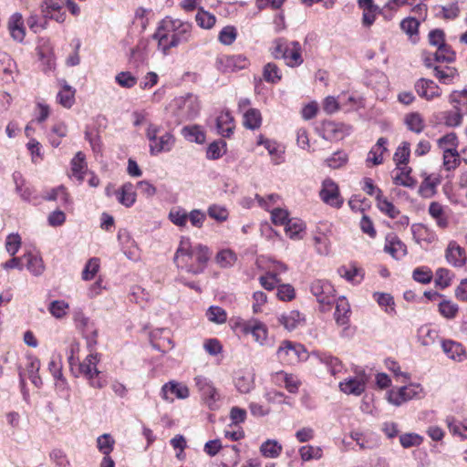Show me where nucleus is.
<instances>
[{
	"mask_svg": "<svg viewBox=\"0 0 467 467\" xmlns=\"http://www.w3.org/2000/svg\"><path fill=\"white\" fill-rule=\"evenodd\" d=\"M169 219L177 226L183 227L188 221V213L185 210L175 207L170 211Z\"/></svg>",
	"mask_w": 467,
	"mask_h": 467,
	"instance_id": "4d7b16f0",
	"label": "nucleus"
},
{
	"mask_svg": "<svg viewBox=\"0 0 467 467\" xmlns=\"http://www.w3.org/2000/svg\"><path fill=\"white\" fill-rule=\"evenodd\" d=\"M210 255L207 246L200 244L192 245L189 238H182L175 253L174 262L187 273L198 275L203 272Z\"/></svg>",
	"mask_w": 467,
	"mask_h": 467,
	"instance_id": "f03ea898",
	"label": "nucleus"
},
{
	"mask_svg": "<svg viewBox=\"0 0 467 467\" xmlns=\"http://www.w3.org/2000/svg\"><path fill=\"white\" fill-rule=\"evenodd\" d=\"M398 169L400 170V172L393 177L394 184L408 188H414L417 184V182L410 176L411 168L398 167Z\"/></svg>",
	"mask_w": 467,
	"mask_h": 467,
	"instance_id": "c85d7f7f",
	"label": "nucleus"
},
{
	"mask_svg": "<svg viewBox=\"0 0 467 467\" xmlns=\"http://www.w3.org/2000/svg\"><path fill=\"white\" fill-rule=\"evenodd\" d=\"M67 128L63 122L55 124L51 129L50 143L53 147H58L61 143L60 139L67 136Z\"/></svg>",
	"mask_w": 467,
	"mask_h": 467,
	"instance_id": "c03bdc74",
	"label": "nucleus"
},
{
	"mask_svg": "<svg viewBox=\"0 0 467 467\" xmlns=\"http://www.w3.org/2000/svg\"><path fill=\"white\" fill-rule=\"evenodd\" d=\"M206 316L211 322L216 324H223L227 319L226 312L220 306H210Z\"/></svg>",
	"mask_w": 467,
	"mask_h": 467,
	"instance_id": "bf43d9fd",
	"label": "nucleus"
},
{
	"mask_svg": "<svg viewBox=\"0 0 467 467\" xmlns=\"http://www.w3.org/2000/svg\"><path fill=\"white\" fill-rule=\"evenodd\" d=\"M410 154V145L409 142L404 141L398 147L394 154V161L399 167L400 164H407Z\"/></svg>",
	"mask_w": 467,
	"mask_h": 467,
	"instance_id": "5fc2aeb1",
	"label": "nucleus"
},
{
	"mask_svg": "<svg viewBox=\"0 0 467 467\" xmlns=\"http://www.w3.org/2000/svg\"><path fill=\"white\" fill-rule=\"evenodd\" d=\"M216 261L223 267L231 266L236 261V255L233 251L225 249L217 254Z\"/></svg>",
	"mask_w": 467,
	"mask_h": 467,
	"instance_id": "338daca9",
	"label": "nucleus"
},
{
	"mask_svg": "<svg viewBox=\"0 0 467 467\" xmlns=\"http://www.w3.org/2000/svg\"><path fill=\"white\" fill-rule=\"evenodd\" d=\"M195 19L198 26L205 29L212 28L216 22L215 16L204 10H199L196 14Z\"/></svg>",
	"mask_w": 467,
	"mask_h": 467,
	"instance_id": "603ef678",
	"label": "nucleus"
},
{
	"mask_svg": "<svg viewBox=\"0 0 467 467\" xmlns=\"http://www.w3.org/2000/svg\"><path fill=\"white\" fill-rule=\"evenodd\" d=\"M262 121L261 113L255 109H249L244 113V125L250 130L260 127Z\"/></svg>",
	"mask_w": 467,
	"mask_h": 467,
	"instance_id": "a19ab883",
	"label": "nucleus"
},
{
	"mask_svg": "<svg viewBox=\"0 0 467 467\" xmlns=\"http://www.w3.org/2000/svg\"><path fill=\"white\" fill-rule=\"evenodd\" d=\"M299 454L304 462H307L313 459L318 460L322 458L323 451L320 447H315L311 445L302 446L299 449Z\"/></svg>",
	"mask_w": 467,
	"mask_h": 467,
	"instance_id": "de8ad7c7",
	"label": "nucleus"
},
{
	"mask_svg": "<svg viewBox=\"0 0 467 467\" xmlns=\"http://www.w3.org/2000/svg\"><path fill=\"white\" fill-rule=\"evenodd\" d=\"M440 183L438 176L434 174L428 175L424 178L421 185L420 186V192L425 196L430 197L435 193V188Z\"/></svg>",
	"mask_w": 467,
	"mask_h": 467,
	"instance_id": "79ce46f5",
	"label": "nucleus"
},
{
	"mask_svg": "<svg viewBox=\"0 0 467 467\" xmlns=\"http://www.w3.org/2000/svg\"><path fill=\"white\" fill-rule=\"evenodd\" d=\"M264 78L270 83H277L281 79V72L274 63H267L264 67Z\"/></svg>",
	"mask_w": 467,
	"mask_h": 467,
	"instance_id": "13d9d810",
	"label": "nucleus"
},
{
	"mask_svg": "<svg viewBox=\"0 0 467 467\" xmlns=\"http://www.w3.org/2000/svg\"><path fill=\"white\" fill-rule=\"evenodd\" d=\"M88 171V165L85 160V155L78 151L71 160V174L79 182H83L84 175Z\"/></svg>",
	"mask_w": 467,
	"mask_h": 467,
	"instance_id": "b1692460",
	"label": "nucleus"
},
{
	"mask_svg": "<svg viewBox=\"0 0 467 467\" xmlns=\"http://www.w3.org/2000/svg\"><path fill=\"white\" fill-rule=\"evenodd\" d=\"M257 145H262L271 156L272 162L275 165H279L284 162V148L276 141L269 140L263 135L257 138Z\"/></svg>",
	"mask_w": 467,
	"mask_h": 467,
	"instance_id": "dca6fc26",
	"label": "nucleus"
},
{
	"mask_svg": "<svg viewBox=\"0 0 467 467\" xmlns=\"http://www.w3.org/2000/svg\"><path fill=\"white\" fill-rule=\"evenodd\" d=\"M254 386V376L251 374L241 375L236 378L235 387L241 393H249Z\"/></svg>",
	"mask_w": 467,
	"mask_h": 467,
	"instance_id": "09e8293b",
	"label": "nucleus"
},
{
	"mask_svg": "<svg viewBox=\"0 0 467 467\" xmlns=\"http://www.w3.org/2000/svg\"><path fill=\"white\" fill-rule=\"evenodd\" d=\"M189 389L182 383L168 382L162 386L161 396L163 400L172 402L174 397L178 399H186L189 397Z\"/></svg>",
	"mask_w": 467,
	"mask_h": 467,
	"instance_id": "f3484780",
	"label": "nucleus"
},
{
	"mask_svg": "<svg viewBox=\"0 0 467 467\" xmlns=\"http://www.w3.org/2000/svg\"><path fill=\"white\" fill-rule=\"evenodd\" d=\"M305 228L304 223L298 219H289L285 225V234L291 239H301Z\"/></svg>",
	"mask_w": 467,
	"mask_h": 467,
	"instance_id": "e433bc0d",
	"label": "nucleus"
},
{
	"mask_svg": "<svg viewBox=\"0 0 467 467\" xmlns=\"http://www.w3.org/2000/svg\"><path fill=\"white\" fill-rule=\"evenodd\" d=\"M208 215L218 221V222H224L227 220L229 213L227 209L223 206L213 204L208 208Z\"/></svg>",
	"mask_w": 467,
	"mask_h": 467,
	"instance_id": "774afa93",
	"label": "nucleus"
},
{
	"mask_svg": "<svg viewBox=\"0 0 467 467\" xmlns=\"http://www.w3.org/2000/svg\"><path fill=\"white\" fill-rule=\"evenodd\" d=\"M335 320L338 326H345L348 323L350 306L345 296L336 299Z\"/></svg>",
	"mask_w": 467,
	"mask_h": 467,
	"instance_id": "4be33fe9",
	"label": "nucleus"
},
{
	"mask_svg": "<svg viewBox=\"0 0 467 467\" xmlns=\"http://www.w3.org/2000/svg\"><path fill=\"white\" fill-rule=\"evenodd\" d=\"M410 230L414 240L420 245H429L438 240L436 233L422 223L412 224Z\"/></svg>",
	"mask_w": 467,
	"mask_h": 467,
	"instance_id": "2eb2a0df",
	"label": "nucleus"
},
{
	"mask_svg": "<svg viewBox=\"0 0 467 467\" xmlns=\"http://www.w3.org/2000/svg\"><path fill=\"white\" fill-rule=\"evenodd\" d=\"M192 28V24L168 16L161 20L152 37L157 40L159 50L166 55L171 47L190 41Z\"/></svg>",
	"mask_w": 467,
	"mask_h": 467,
	"instance_id": "f257e3e1",
	"label": "nucleus"
},
{
	"mask_svg": "<svg viewBox=\"0 0 467 467\" xmlns=\"http://www.w3.org/2000/svg\"><path fill=\"white\" fill-rule=\"evenodd\" d=\"M242 331L244 334H251L254 340L260 346L266 344L268 338V329L266 326L259 320L254 319L242 324Z\"/></svg>",
	"mask_w": 467,
	"mask_h": 467,
	"instance_id": "f8f14e48",
	"label": "nucleus"
},
{
	"mask_svg": "<svg viewBox=\"0 0 467 467\" xmlns=\"http://www.w3.org/2000/svg\"><path fill=\"white\" fill-rule=\"evenodd\" d=\"M114 443V439L108 433L102 434L97 439L98 449L104 456L109 455L113 451Z\"/></svg>",
	"mask_w": 467,
	"mask_h": 467,
	"instance_id": "a18cd8bd",
	"label": "nucleus"
},
{
	"mask_svg": "<svg viewBox=\"0 0 467 467\" xmlns=\"http://www.w3.org/2000/svg\"><path fill=\"white\" fill-rule=\"evenodd\" d=\"M419 26L420 22L414 17L410 16L400 22L401 30L410 36L418 34Z\"/></svg>",
	"mask_w": 467,
	"mask_h": 467,
	"instance_id": "69168bd1",
	"label": "nucleus"
},
{
	"mask_svg": "<svg viewBox=\"0 0 467 467\" xmlns=\"http://www.w3.org/2000/svg\"><path fill=\"white\" fill-rule=\"evenodd\" d=\"M99 270V259L97 257L90 258L85 265L81 276L83 280L88 281L95 277Z\"/></svg>",
	"mask_w": 467,
	"mask_h": 467,
	"instance_id": "49530a36",
	"label": "nucleus"
},
{
	"mask_svg": "<svg viewBox=\"0 0 467 467\" xmlns=\"http://www.w3.org/2000/svg\"><path fill=\"white\" fill-rule=\"evenodd\" d=\"M7 28L11 37L17 42H22L26 36L24 19L20 13L13 14L7 22Z\"/></svg>",
	"mask_w": 467,
	"mask_h": 467,
	"instance_id": "6ab92c4d",
	"label": "nucleus"
},
{
	"mask_svg": "<svg viewBox=\"0 0 467 467\" xmlns=\"http://www.w3.org/2000/svg\"><path fill=\"white\" fill-rule=\"evenodd\" d=\"M26 372L31 382L37 388L42 386V379L38 375L40 360L35 356H27Z\"/></svg>",
	"mask_w": 467,
	"mask_h": 467,
	"instance_id": "bb28decb",
	"label": "nucleus"
},
{
	"mask_svg": "<svg viewBox=\"0 0 467 467\" xmlns=\"http://www.w3.org/2000/svg\"><path fill=\"white\" fill-rule=\"evenodd\" d=\"M48 312L57 319L67 317L69 310V304L65 300H53L47 306Z\"/></svg>",
	"mask_w": 467,
	"mask_h": 467,
	"instance_id": "c9c22d12",
	"label": "nucleus"
},
{
	"mask_svg": "<svg viewBox=\"0 0 467 467\" xmlns=\"http://www.w3.org/2000/svg\"><path fill=\"white\" fill-rule=\"evenodd\" d=\"M404 121L408 129L417 134L420 133L425 128L424 119L418 112L407 114Z\"/></svg>",
	"mask_w": 467,
	"mask_h": 467,
	"instance_id": "f704fd0d",
	"label": "nucleus"
},
{
	"mask_svg": "<svg viewBox=\"0 0 467 467\" xmlns=\"http://www.w3.org/2000/svg\"><path fill=\"white\" fill-rule=\"evenodd\" d=\"M182 136L191 142L202 144L205 141V134L200 126H186L182 130Z\"/></svg>",
	"mask_w": 467,
	"mask_h": 467,
	"instance_id": "2f4dec72",
	"label": "nucleus"
},
{
	"mask_svg": "<svg viewBox=\"0 0 467 467\" xmlns=\"http://www.w3.org/2000/svg\"><path fill=\"white\" fill-rule=\"evenodd\" d=\"M319 197L326 204L334 208H340L343 204L338 185L330 178L322 182Z\"/></svg>",
	"mask_w": 467,
	"mask_h": 467,
	"instance_id": "9b49d317",
	"label": "nucleus"
},
{
	"mask_svg": "<svg viewBox=\"0 0 467 467\" xmlns=\"http://www.w3.org/2000/svg\"><path fill=\"white\" fill-rule=\"evenodd\" d=\"M433 69L435 77L443 84L451 83L454 78L458 75L457 69L451 67H441L440 66H435Z\"/></svg>",
	"mask_w": 467,
	"mask_h": 467,
	"instance_id": "58836bf2",
	"label": "nucleus"
},
{
	"mask_svg": "<svg viewBox=\"0 0 467 467\" xmlns=\"http://www.w3.org/2000/svg\"><path fill=\"white\" fill-rule=\"evenodd\" d=\"M434 59L437 62H452L455 59V53L449 46L443 44L440 46L434 54Z\"/></svg>",
	"mask_w": 467,
	"mask_h": 467,
	"instance_id": "864d4df0",
	"label": "nucleus"
},
{
	"mask_svg": "<svg viewBox=\"0 0 467 467\" xmlns=\"http://www.w3.org/2000/svg\"><path fill=\"white\" fill-rule=\"evenodd\" d=\"M445 259L449 265L456 268H462L466 265L467 255L465 250L457 242L451 241L444 253Z\"/></svg>",
	"mask_w": 467,
	"mask_h": 467,
	"instance_id": "ddd939ff",
	"label": "nucleus"
},
{
	"mask_svg": "<svg viewBox=\"0 0 467 467\" xmlns=\"http://www.w3.org/2000/svg\"><path fill=\"white\" fill-rule=\"evenodd\" d=\"M445 421L449 431L453 435H458L463 440L467 439V422L465 424H460L456 422L452 417H447Z\"/></svg>",
	"mask_w": 467,
	"mask_h": 467,
	"instance_id": "6e6d98bb",
	"label": "nucleus"
},
{
	"mask_svg": "<svg viewBox=\"0 0 467 467\" xmlns=\"http://www.w3.org/2000/svg\"><path fill=\"white\" fill-rule=\"evenodd\" d=\"M425 396L422 386L419 383H410L398 389H392L387 393L388 401L394 406H400L401 404L411 400H420Z\"/></svg>",
	"mask_w": 467,
	"mask_h": 467,
	"instance_id": "39448f33",
	"label": "nucleus"
},
{
	"mask_svg": "<svg viewBox=\"0 0 467 467\" xmlns=\"http://www.w3.org/2000/svg\"><path fill=\"white\" fill-rule=\"evenodd\" d=\"M282 445L275 440H267L260 447L261 453L267 458H277L282 452Z\"/></svg>",
	"mask_w": 467,
	"mask_h": 467,
	"instance_id": "4c0bfd02",
	"label": "nucleus"
},
{
	"mask_svg": "<svg viewBox=\"0 0 467 467\" xmlns=\"http://www.w3.org/2000/svg\"><path fill=\"white\" fill-rule=\"evenodd\" d=\"M373 297L380 306L385 307L386 312L394 311V300L389 294L374 293Z\"/></svg>",
	"mask_w": 467,
	"mask_h": 467,
	"instance_id": "e2e57ef3",
	"label": "nucleus"
},
{
	"mask_svg": "<svg viewBox=\"0 0 467 467\" xmlns=\"http://www.w3.org/2000/svg\"><path fill=\"white\" fill-rule=\"evenodd\" d=\"M171 108L173 114L182 121L193 119L199 114L201 105L197 96L187 94L175 98Z\"/></svg>",
	"mask_w": 467,
	"mask_h": 467,
	"instance_id": "7ed1b4c3",
	"label": "nucleus"
},
{
	"mask_svg": "<svg viewBox=\"0 0 467 467\" xmlns=\"http://www.w3.org/2000/svg\"><path fill=\"white\" fill-rule=\"evenodd\" d=\"M119 202L126 207H130L136 201L134 186L130 182L124 183L119 192Z\"/></svg>",
	"mask_w": 467,
	"mask_h": 467,
	"instance_id": "c756f323",
	"label": "nucleus"
},
{
	"mask_svg": "<svg viewBox=\"0 0 467 467\" xmlns=\"http://www.w3.org/2000/svg\"><path fill=\"white\" fill-rule=\"evenodd\" d=\"M384 251L393 258L400 259L407 254L406 244L394 233H389L385 237Z\"/></svg>",
	"mask_w": 467,
	"mask_h": 467,
	"instance_id": "4468645a",
	"label": "nucleus"
},
{
	"mask_svg": "<svg viewBox=\"0 0 467 467\" xmlns=\"http://www.w3.org/2000/svg\"><path fill=\"white\" fill-rule=\"evenodd\" d=\"M463 117L462 110L458 106H453V109L445 113L444 121L447 126L456 127L462 123Z\"/></svg>",
	"mask_w": 467,
	"mask_h": 467,
	"instance_id": "3c124183",
	"label": "nucleus"
},
{
	"mask_svg": "<svg viewBox=\"0 0 467 467\" xmlns=\"http://www.w3.org/2000/svg\"><path fill=\"white\" fill-rule=\"evenodd\" d=\"M461 163L457 149H445L443 151V166L447 171L455 170Z\"/></svg>",
	"mask_w": 467,
	"mask_h": 467,
	"instance_id": "ea45409f",
	"label": "nucleus"
},
{
	"mask_svg": "<svg viewBox=\"0 0 467 467\" xmlns=\"http://www.w3.org/2000/svg\"><path fill=\"white\" fill-rule=\"evenodd\" d=\"M301 46L298 42H289L287 52L284 56L283 59L285 64L289 67H297L303 63Z\"/></svg>",
	"mask_w": 467,
	"mask_h": 467,
	"instance_id": "5701e85b",
	"label": "nucleus"
},
{
	"mask_svg": "<svg viewBox=\"0 0 467 467\" xmlns=\"http://www.w3.org/2000/svg\"><path fill=\"white\" fill-rule=\"evenodd\" d=\"M99 362V355L98 353H90L79 364L80 373L88 380L89 386L94 389H102L106 381L100 377L101 372L97 366Z\"/></svg>",
	"mask_w": 467,
	"mask_h": 467,
	"instance_id": "0eeeda50",
	"label": "nucleus"
},
{
	"mask_svg": "<svg viewBox=\"0 0 467 467\" xmlns=\"http://www.w3.org/2000/svg\"><path fill=\"white\" fill-rule=\"evenodd\" d=\"M76 89L63 81L61 89L57 95V101L64 108L70 109L75 103Z\"/></svg>",
	"mask_w": 467,
	"mask_h": 467,
	"instance_id": "393cba45",
	"label": "nucleus"
},
{
	"mask_svg": "<svg viewBox=\"0 0 467 467\" xmlns=\"http://www.w3.org/2000/svg\"><path fill=\"white\" fill-rule=\"evenodd\" d=\"M276 357L282 364L294 365L306 359L307 354L303 345L284 340L277 348Z\"/></svg>",
	"mask_w": 467,
	"mask_h": 467,
	"instance_id": "423d86ee",
	"label": "nucleus"
},
{
	"mask_svg": "<svg viewBox=\"0 0 467 467\" xmlns=\"http://www.w3.org/2000/svg\"><path fill=\"white\" fill-rule=\"evenodd\" d=\"M280 281V278L277 277V274L274 272H267L265 275L259 277L260 285L269 291L273 290L275 286L277 287Z\"/></svg>",
	"mask_w": 467,
	"mask_h": 467,
	"instance_id": "680f3d73",
	"label": "nucleus"
},
{
	"mask_svg": "<svg viewBox=\"0 0 467 467\" xmlns=\"http://www.w3.org/2000/svg\"><path fill=\"white\" fill-rule=\"evenodd\" d=\"M443 352L447 357L455 361H461L465 355L463 347L451 340H444L441 344Z\"/></svg>",
	"mask_w": 467,
	"mask_h": 467,
	"instance_id": "a878e982",
	"label": "nucleus"
},
{
	"mask_svg": "<svg viewBox=\"0 0 467 467\" xmlns=\"http://www.w3.org/2000/svg\"><path fill=\"white\" fill-rule=\"evenodd\" d=\"M194 380L205 404L210 409H216L218 407L217 402L221 399L218 389L213 386L212 381L205 377L198 376Z\"/></svg>",
	"mask_w": 467,
	"mask_h": 467,
	"instance_id": "9d476101",
	"label": "nucleus"
},
{
	"mask_svg": "<svg viewBox=\"0 0 467 467\" xmlns=\"http://www.w3.org/2000/svg\"><path fill=\"white\" fill-rule=\"evenodd\" d=\"M236 36V28L232 26H227L221 30L218 39L223 45L229 46L235 41Z\"/></svg>",
	"mask_w": 467,
	"mask_h": 467,
	"instance_id": "052dcab7",
	"label": "nucleus"
},
{
	"mask_svg": "<svg viewBox=\"0 0 467 467\" xmlns=\"http://www.w3.org/2000/svg\"><path fill=\"white\" fill-rule=\"evenodd\" d=\"M368 377L364 370L355 372L339 383V389L347 395L360 396L366 389Z\"/></svg>",
	"mask_w": 467,
	"mask_h": 467,
	"instance_id": "6e6552de",
	"label": "nucleus"
},
{
	"mask_svg": "<svg viewBox=\"0 0 467 467\" xmlns=\"http://www.w3.org/2000/svg\"><path fill=\"white\" fill-rule=\"evenodd\" d=\"M377 207L382 213L392 219L398 218L400 213V210L382 194L378 197Z\"/></svg>",
	"mask_w": 467,
	"mask_h": 467,
	"instance_id": "473e14b6",
	"label": "nucleus"
},
{
	"mask_svg": "<svg viewBox=\"0 0 467 467\" xmlns=\"http://www.w3.org/2000/svg\"><path fill=\"white\" fill-rule=\"evenodd\" d=\"M73 321L76 324L77 328L80 329L85 335L88 346L89 348L94 347L97 344L98 330L94 327V324L90 322L82 309H75L73 311Z\"/></svg>",
	"mask_w": 467,
	"mask_h": 467,
	"instance_id": "1a4fd4ad",
	"label": "nucleus"
},
{
	"mask_svg": "<svg viewBox=\"0 0 467 467\" xmlns=\"http://www.w3.org/2000/svg\"><path fill=\"white\" fill-rule=\"evenodd\" d=\"M415 89L420 97L427 100L438 98L441 94L440 87L434 81L426 78L419 79L415 84Z\"/></svg>",
	"mask_w": 467,
	"mask_h": 467,
	"instance_id": "a211bd4d",
	"label": "nucleus"
},
{
	"mask_svg": "<svg viewBox=\"0 0 467 467\" xmlns=\"http://www.w3.org/2000/svg\"><path fill=\"white\" fill-rule=\"evenodd\" d=\"M428 213L435 221L438 228L444 230L449 227V218L443 205L437 202H432L429 205Z\"/></svg>",
	"mask_w": 467,
	"mask_h": 467,
	"instance_id": "412c9836",
	"label": "nucleus"
},
{
	"mask_svg": "<svg viewBox=\"0 0 467 467\" xmlns=\"http://www.w3.org/2000/svg\"><path fill=\"white\" fill-rule=\"evenodd\" d=\"M218 133L223 137H229L233 133V118L228 112L222 113L216 119Z\"/></svg>",
	"mask_w": 467,
	"mask_h": 467,
	"instance_id": "72a5a7b5",
	"label": "nucleus"
},
{
	"mask_svg": "<svg viewBox=\"0 0 467 467\" xmlns=\"http://www.w3.org/2000/svg\"><path fill=\"white\" fill-rule=\"evenodd\" d=\"M435 275L436 285L441 289L448 287L453 277V274L449 269L443 267L438 268Z\"/></svg>",
	"mask_w": 467,
	"mask_h": 467,
	"instance_id": "8fccbe9b",
	"label": "nucleus"
},
{
	"mask_svg": "<svg viewBox=\"0 0 467 467\" xmlns=\"http://www.w3.org/2000/svg\"><path fill=\"white\" fill-rule=\"evenodd\" d=\"M26 260V265L28 271L34 275H41L45 270V265L41 257L35 255L31 253H27L23 255Z\"/></svg>",
	"mask_w": 467,
	"mask_h": 467,
	"instance_id": "7c9ffc66",
	"label": "nucleus"
},
{
	"mask_svg": "<svg viewBox=\"0 0 467 467\" xmlns=\"http://www.w3.org/2000/svg\"><path fill=\"white\" fill-rule=\"evenodd\" d=\"M48 369L53 377L62 383H65L66 380L62 375V365L60 358L53 356L51 360L48 363Z\"/></svg>",
	"mask_w": 467,
	"mask_h": 467,
	"instance_id": "0e129e2a",
	"label": "nucleus"
},
{
	"mask_svg": "<svg viewBox=\"0 0 467 467\" xmlns=\"http://www.w3.org/2000/svg\"><path fill=\"white\" fill-rule=\"evenodd\" d=\"M438 307L440 314L447 319L454 318L459 311V306L457 304L446 299L441 301Z\"/></svg>",
	"mask_w": 467,
	"mask_h": 467,
	"instance_id": "37998d69",
	"label": "nucleus"
},
{
	"mask_svg": "<svg viewBox=\"0 0 467 467\" xmlns=\"http://www.w3.org/2000/svg\"><path fill=\"white\" fill-rule=\"evenodd\" d=\"M310 292L319 304L320 311L330 310L336 301V289L330 282L322 279L315 280L311 283Z\"/></svg>",
	"mask_w": 467,
	"mask_h": 467,
	"instance_id": "20e7f679",
	"label": "nucleus"
},
{
	"mask_svg": "<svg viewBox=\"0 0 467 467\" xmlns=\"http://www.w3.org/2000/svg\"><path fill=\"white\" fill-rule=\"evenodd\" d=\"M174 142L173 135L170 132H164L162 135L159 136L153 143L149 144L150 153L155 156L163 151H170Z\"/></svg>",
	"mask_w": 467,
	"mask_h": 467,
	"instance_id": "aec40b11",
	"label": "nucleus"
},
{
	"mask_svg": "<svg viewBox=\"0 0 467 467\" xmlns=\"http://www.w3.org/2000/svg\"><path fill=\"white\" fill-rule=\"evenodd\" d=\"M278 319L285 328L289 331L296 329L304 321L302 315L296 310L283 314Z\"/></svg>",
	"mask_w": 467,
	"mask_h": 467,
	"instance_id": "cd10ccee",
	"label": "nucleus"
}]
</instances>
